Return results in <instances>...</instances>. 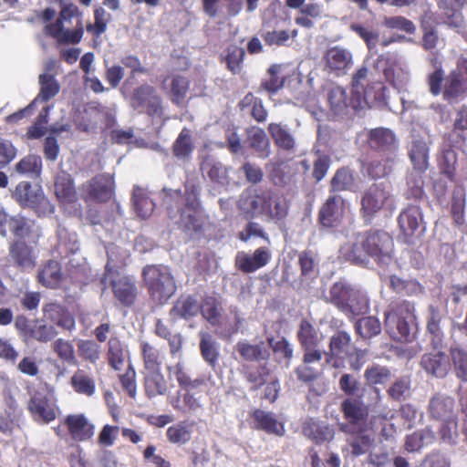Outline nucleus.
Wrapping results in <instances>:
<instances>
[{"label":"nucleus","mask_w":467,"mask_h":467,"mask_svg":"<svg viewBox=\"0 0 467 467\" xmlns=\"http://www.w3.org/2000/svg\"><path fill=\"white\" fill-rule=\"evenodd\" d=\"M410 389V379L408 377H401L391 384L387 393L391 400L400 401L409 394Z\"/></svg>","instance_id":"774afa93"},{"label":"nucleus","mask_w":467,"mask_h":467,"mask_svg":"<svg viewBox=\"0 0 467 467\" xmlns=\"http://www.w3.org/2000/svg\"><path fill=\"white\" fill-rule=\"evenodd\" d=\"M449 354L455 377L467 382V348L460 345L451 346Z\"/></svg>","instance_id":"4c0bfd02"},{"label":"nucleus","mask_w":467,"mask_h":467,"mask_svg":"<svg viewBox=\"0 0 467 467\" xmlns=\"http://www.w3.org/2000/svg\"><path fill=\"white\" fill-rule=\"evenodd\" d=\"M37 278L45 287L57 288L63 278L61 265L56 260H48L39 270Z\"/></svg>","instance_id":"2f4dec72"},{"label":"nucleus","mask_w":467,"mask_h":467,"mask_svg":"<svg viewBox=\"0 0 467 467\" xmlns=\"http://www.w3.org/2000/svg\"><path fill=\"white\" fill-rule=\"evenodd\" d=\"M423 221L420 208L409 205L401 211L398 217L399 227L405 237H411Z\"/></svg>","instance_id":"5701e85b"},{"label":"nucleus","mask_w":467,"mask_h":467,"mask_svg":"<svg viewBox=\"0 0 467 467\" xmlns=\"http://www.w3.org/2000/svg\"><path fill=\"white\" fill-rule=\"evenodd\" d=\"M351 344V337L346 331H337L331 337L328 345V351L326 353L327 360L332 361L336 358L347 354Z\"/></svg>","instance_id":"49530a36"},{"label":"nucleus","mask_w":467,"mask_h":467,"mask_svg":"<svg viewBox=\"0 0 467 467\" xmlns=\"http://www.w3.org/2000/svg\"><path fill=\"white\" fill-rule=\"evenodd\" d=\"M368 143L371 150L384 155L396 154L398 149L395 134L387 128L372 129L368 133Z\"/></svg>","instance_id":"a211bd4d"},{"label":"nucleus","mask_w":467,"mask_h":467,"mask_svg":"<svg viewBox=\"0 0 467 467\" xmlns=\"http://www.w3.org/2000/svg\"><path fill=\"white\" fill-rule=\"evenodd\" d=\"M142 278L150 300L158 305L166 304L177 290L175 278L165 265H146Z\"/></svg>","instance_id":"0eeeda50"},{"label":"nucleus","mask_w":467,"mask_h":467,"mask_svg":"<svg viewBox=\"0 0 467 467\" xmlns=\"http://www.w3.org/2000/svg\"><path fill=\"white\" fill-rule=\"evenodd\" d=\"M168 370L173 372L179 386L183 389H199L205 384L203 379H192L186 372L182 363L178 362L172 367H169Z\"/></svg>","instance_id":"13d9d810"},{"label":"nucleus","mask_w":467,"mask_h":467,"mask_svg":"<svg viewBox=\"0 0 467 467\" xmlns=\"http://www.w3.org/2000/svg\"><path fill=\"white\" fill-rule=\"evenodd\" d=\"M429 146L423 140H413L409 148V157L413 171L425 172L429 168Z\"/></svg>","instance_id":"473e14b6"},{"label":"nucleus","mask_w":467,"mask_h":467,"mask_svg":"<svg viewBox=\"0 0 467 467\" xmlns=\"http://www.w3.org/2000/svg\"><path fill=\"white\" fill-rule=\"evenodd\" d=\"M385 327L398 341H410L416 328L414 305L407 300L392 301L385 313Z\"/></svg>","instance_id":"423d86ee"},{"label":"nucleus","mask_w":467,"mask_h":467,"mask_svg":"<svg viewBox=\"0 0 467 467\" xmlns=\"http://www.w3.org/2000/svg\"><path fill=\"white\" fill-rule=\"evenodd\" d=\"M271 254L265 247L257 248L253 254L239 253L235 257V266L244 274L254 273L266 265Z\"/></svg>","instance_id":"6ab92c4d"},{"label":"nucleus","mask_w":467,"mask_h":467,"mask_svg":"<svg viewBox=\"0 0 467 467\" xmlns=\"http://www.w3.org/2000/svg\"><path fill=\"white\" fill-rule=\"evenodd\" d=\"M436 439L434 431L426 427L422 430L414 431L406 438L405 448L410 452L419 451L425 446H429L434 442Z\"/></svg>","instance_id":"a18cd8bd"},{"label":"nucleus","mask_w":467,"mask_h":467,"mask_svg":"<svg viewBox=\"0 0 467 467\" xmlns=\"http://www.w3.org/2000/svg\"><path fill=\"white\" fill-rule=\"evenodd\" d=\"M325 69L336 76H343L351 67L352 54L345 48L333 47L324 55Z\"/></svg>","instance_id":"2eb2a0df"},{"label":"nucleus","mask_w":467,"mask_h":467,"mask_svg":"<svg viewBox=\"0 0 467 467\" xmlns=\"http://www.w3.org/2000/svg\"><path fill=\"white\" fill-rule=\"evenodd\" d=\"M296 337L302 349L315 348L320 342L318 330L306 318L300 321Z\"/></svg>","instance_id":"a19ab883"},{"label":"nucleus","mask_w":467,"mask_h":467,"mask_svg":"<svg viewBox=\"0 0 467 467\" xmlns=\"http://www.w3.org/2000/svg\"><path fill=\"white\" fill-rule=\"evenodd\" d=\"M340 411L346 420V422L340 425L343 432L368 431L369 409L362 400V395L346 398L340 404Z\"/></svg>","instance_id":"6e6552de"},{"label":"nucleus","mask_w":467,"mask_h":467,"mask_svg":"<svg viewBox=\"0 0 467 467\" xmlns=\"http://www.w3.org/2000/svg\"><path fill=\"white\" fill-rule=\"evenodd\" d=\"M80 191L81 198L85 202L106 203L114 195V177L109 173L97 174L84 182L80 187Z\"/></svg>","instance_id":"9d476101"},{"label":"nucleus","mask_w":467,"mask_h":467,"mask_svg":"<svg viewBox=\"0 0 467 467\" xmlns=\"http://www.w3.org/2000/svg\"><path fill=\"white\" fill-rule=\"evenodd\" d=\"M250 147L262 158H266L270 154L269 140L262 129L254 131L250 137Z\"/></svg>","instance_id":"338daca9"},{"label":"nucleus","mask_w":467,"mask_h":467,"mask_svg":"<svg viewBox=\"0 0 467 467\" xmlns=\"http://www.w3.org/2000/svg\"><path fill=\"white\" fill-rule=\"evenodd\" d=\"M347 212V202L340 195L329 196L318 211L322 227L334 228L341 224Z\"/></svg>","instance_id":"f8f14e48"},{"label":"nucleus","mask_w":467,"mask_h":467,"mask_svg":"<svg viewBox=\"0 0 467 467\" xmlns=\"http://www.w3.org/2000/svg\"><path fill=\"white\" fill-rule=\"evenodd\" d=\"M13 196L22 207L32 208L36 211L40 208L46 209L49 205V202L42 190H34L28 182H19L16 187Z\"/></svg>","instance_id":"4468645a"},{"label":"nucleus","mask_w":467,"mask_h":467,"mask_svg":"<svg viewBox=\"0 0 467 467\" xmlns=\"http://www.w3.org/2000/svg\"><path fill=\"white\" fill-rule=\"evenodd\" d=\"M40 89L36 97L24 109H21L6 117L9 123H16L26 117H30L38 101L47 102L56 97L60 90V85L52 74L43 73L38 77Z\"/></svg>","instance_id":"1a4fd4ad"},{"label":"nucleus","mask_w":467,"mask_h":467,"mask_svg":"<svg viewBox=\"0 0 467 467\" xmlns=\"http://www.w3.org/2000/svg\"><path fill=\"white\" fill-rule=\"evenodd\" d=\"M394 241L386 231L371 228L358 232L353 240L341 246V257L353 265H363L373 258L378 263H387L392 258Z\"/></svg>","instance_id":"f257e3e1"},{"label":"nucleus","mask_w":467,"mask_h":467,"mask_svg":"<svg viewBox=\"0 0 467 467\" xmlns=\"http://www.w3.org/2000/svg\"><path fill=\"white\" fill-rule=\"evenodd\" d=\"M144 389L148 398L163 396L168 392L167 381L160 370L147 371L144 376Z\"/></svg>","instance_id":"f704fd0d"},{"label":"nucleus","mask_w":467,"mask_h":467,"mask_svg":"<svg viewBox=\"0 0 467 467\" xmlns=\"http://www.w3.org/2000/svg\"><path fill=\"white\" fill-rule=\"evenodd\" d=\"M132 201L135 212L140 218L146 219L153 213L155 203L142 189L139 187L134 189Z\"/></svg>","instance_id":"09e8293b"},{"label":"nucleus","mask_w":467,"mask_h":467,"mask_svg":"<svg viewBox=\"0 0 467 467\" xmlns=\"http://www.w3.org/2000/svg\"><path fill=\"white\" fill-rule=\"evenodd\" d=\"M424 172L419 171H411L407 175L406 198L420 200L425 195L424 192Z\"/></svg>","instance_id":"3c124183"},{"label":"nucleus","mask_w":467,"mask_h":467,"mask_svg":"<svg viewBox=\"0 0 467 467\" xmlns=\"http://www.w3.org/2000/svg\"><path fill=\"white\" fill-rule=\"evenodd\" d=\"M171 100L176 106H181L184 101L190 88V81L183 76H174L171 84Z\"/></svg>","instance_id":"4d7b16f0"},{"label":"nucleus","mask_w":467,"mask_h":467,"mask_svg":"<svg viewBox=\"0 0 467 467\" xmlns=\"http://www.w3.org/2000/svg\"><path fill=\"white\" fill-rule=\"evenodd\" d=\"M242 111H248L251 117L257 122L263 123L267 119L268 112L264 106L263 100L248 92L238 103Z\"/></svg>","instance_id":"c9c22d12"},{"label":"nucleus","mask_w":467,"mask_h":467,"mask_svg":"<svg viewBox=\"0 0 467 467\" xmlns=\"http://www.w3.org/2000/svg\"><path fill=\"white\" fill-rule=\"evenodd\" d=\"M268 132L276 147L285 151L295 149L296 140L286 127L273 122L268 125Z\"/></svg>","instance_id":"37998d69"},{"label":"nucleus","mask_w":467,"mask_h":467,"mask_svg":"<svg viewBox=\"0 0 467 467\" xmlns=\"http://www.w3.org/2000/svg\"><path fill=\"white\" fill-rule=\"evenodd\" d=\"M439 421L441 422V426L438 430L440 439L444 443L450 445L456 444L457 439L459 437L457 416L448 418L445 420H441Z\"/></svg>","instance_id":"bf43d9fd"},{"label":"nucleus","mask_w":467,"mask_h":467,"mask_svg":"<svg viewBox=\"0 0 467 467\" xmlns=\"http://www.w3.org/2000/svg\"><path fill=\"white\" fill-rule=\"evenodd\" d=\"M391 201L389 191L382 183L371 184L360 200V215L366 223H371L375 215Z\"/></svg>","instance_id":"9b49d317"},{"label":"nucleus","mask_w":467,"mask_h":467,"mask_svg":"<svg viewBox=\"0 0 467 467\" xmlns=\"http://www.w3.org/2000/svg\"><path fill=\"white\" fill-rule=\"evenodd\" d=\"M130 352L119 337H110L107 343L106 358L109 366L114 370H120Z\"/></svg>","instance_id":"bb28decb"},{"label":"nucleus","mask_w":467,"mask_h":467,"mask_svg":"<svg viewBox=\"0 0 467 467\" xmlns=\"http://www.w3.org/2000/svg\"><path fill=\"white\" fill-rule=\"evenodd\" d=\"M114 297L123 306L130 307L134 305L138 289L135 281L129 276H121L111 281Z\"/></svg>","instance_id":"aec40b11"},{"label":"nucleus","mask_w":467,"mask_h":467,"mask_svg":"<svg viewBox=\"0 0 467 467\" xmlns=\"http://www.w3.org/2000/svg\"><path fill=\"white\" fill-rule=\"evenodd\" d=\"M140 349L146 371L160 370L162 363L160 350L147 341L140 343Z\"/></svg>","instance_id":"de8ad7c7"},{"label":"nucleus","mask_w":467,"mask_h":467,"mask_svg":"<svg viewBox=\"0 0 467 467\" xmlns=\"http://www.w3.org/2000/svg\"><path fill=\"white\" fill-rule=\"evenodd\" d=\"M441 320L442 316L439 309L430 306L426 328L431 337V345L434 349L441 348L443 344L444 334L441 326Z\"/></svg>","instance_id":"72a5a7b5"},{"label":"nucleus","mask_w":467,"mask_h":467,"mask_svg":"<svg viewBox=\"0 0 467 467\" xmlns=\"http://www.w3.org/2000/svg\"><path fill=\"white\" fill-rule=\"evenodd\" d=\"M82 12L73 3L61 6L57 19L45 26L47 36L61 44H78L84 34Z\"/></svg>","instance_id":"39448f33"},{"label":"nucleus","mask_w":467,"mask_h":467,"mask_svg":"<svg viewBox=\"0 0 467 467\" xmlns=\"http://www.w3.org/2000/svg\"><path fill=\"white\" fill-rule=\"evenodd\" d=\"M200 312L211 325L218 326L221 318L220 302L214 296H206L200 304Z\"/></svg>","instance_id":"5fc2aeb1"},{"label":"nucleus","mask_w":467,"mask_h":467,"mask_svg":"<svg viewBox=\"0 0 467 467\" xmlns=\"http://www.w3.org/2000/svg\"><path fill=\"white\" fill-rule=\"evenodd\" d=\"M163 202L168 216L185 232H202L205 223L199 200V189L195 184L185 185V191L163 190Z\"/></svg>","instance_id":"f03ea898"},{"label":"nucleus","mask_w":467,"mask_h":467,"mask_svg":"<svg viewBox=\"0 0 467 467\" xmlns=\"http://www.w3.org/2000/svg\"><path fill=\"white\" fill-rule=\"evenodd\" d=\"M426 82L431 95H441L448 104L458 103L467 97V57H460L448 75L438 67L427 76Z\"/></svg>","instance_id":"7ed1b4c3"},{"label":"nucleus","mask_w":467,"mask_h":467,"mask_svg":"<svg viewBox=\"0 0 467 467\" xmlns=\"http://www.w3.org/2000/svg\"><path fill=\"white\" fill-rule=\"evenodd\" d=\"M267 343L275 355L285 360L286 366L288 367L294 354L293 347L288 340L285 337L275 340L271 337H267Z\"/></svg>","instance_id":"e2e57ef3"},{"label":"nucleus","mask_w":467,"mask_h":467,"mask_svg":"<svg viewBox=\"0 0 467 467\" xmlns=\"http://www.w3.org/2000/svg\"><path fill=\"white\" fill-rule=\"evenodd\" d=\"M466 195L465 191L462 186H457L453 189L451 196V215L456 226L462 231L466 228L464 220Z\"/></svg>","instance_id":"58836bf2"},{"label":"nucleus","mask_w":467,"mask_h":467,"mask_svg":"<svg viewBox=\"0 0 467 467\" xmlns=\"http://www.w3.org/2000/svg\"><path fill=\"white\" fill-rule=\"evenodd\" d=\"M199 349L204 362L213 369L219 366L220 344L207 332L200 333Z\"/></svg>","instance_id":"a878e982"},{"label":"nucleus","mask_w":467,"mask_h":467,"mask_svg":"<svg viewBox=\"0 0 467 467\" xmlns=\"http://www.w3.org/2000/svg\"><path fill=\"white\" fill-rule=\"evenodd\" d=\"M194 150V144L190 129L184 127L174 140L171 150L179 160H188Z\"/></svg>","instance_id":"c03bdc74"},{"label":"nucleus","mask_w":467,"mask_h":467,"mask_svg":"<svg viewBox=\"0 0 467 467\" xmlns=\"http://www.w3.org/2000/svg\"><path fill=\"white\" fill-rule=\"evenodd\" d=\"M267 75L268 78L261 81L257 91H265L269 95H275L284 88L286 77L282 74L281 65L277 64L270 66L267 69Z\"/></svg>","instance_id":"e433bc0d"},{"label":"nucleus","mask_w":467,"mask_h":467,"mask_svg":"<svg viewBox=\"0 0 467 467\" xmlns=\"http://www.w3.org/2000/svg\"><path fill=\"white\" fill-rule=\"evenodd\" d=\"M326 301L349 319L366 315L370 309L367 292L346 279H339L330 286Z\"/></svg>","instance_id":"20e7f679"},{"label":"nucleus","mask_w":467,"mask_h":467,"mask_svg":"<svg viewBox=\"0 0 467 467\" xmlns=\"http://www.w3.org/2000/svg\"><path fill=\"white\" fill-rule=\"evenodd\" d=\"M110 19V14H109L102 6H96L94 9V23H88L86 26V30L94 37L98 38L106 32Z\"/></svg>","instance_id":"603ef678"},{"label":"nucleus","mask_w":467,"mask_h":467,"mask_svg":"<svg viewBox=\"0 0 467 467\" xmlns=\"http://www.w3.org/2000/svg\"><path fill=\"white\" fill-rule=\"evenodd\" d=\"M420 365L427 375L437 379H444L451 369L450 354L441 350L423 354Z\"/></svg>","instance_id":"ddd939ff"},{"label":"nucleus","mask_w":467,"mask_h":467,"mask_svg":"<svg viewBox=\"0 0 467 467\" xmlns=\"http://www.w3.org/2000/svg\"><path fill=\"white\" fill-rule=\"evenodd\" d=\"M356 331L363 338H370L381 331V326L378 318L367 317L360 318L356 323Z\"/></svg>","instance_id":"680f3d73"},{"label":"nucleus","mask_w":467,"mask_h":467,"mask_svg":"<svg viewBox=\"0 0 467 467\" xmlns=\"http://www.w3.org/2000/svg\"><path fill=\"white\" fill-rule=\"evenodd\" d=\"M241 374L251 384L250 390L256 391L266 383L270 374L267 363L258 365L244 364L242 366Z\"/></svg>","instance_id":"7c9ffc66"},{"label":"nucleus","mask_w":467,"mask_h":467,"mask_svg":"<svg viewBox=\"0 0 467 467\" xmlns=\"http://www.w3.org/2000/svg\"><path fill=\"white\" fill-rule=\"evenodd\" d=\"M27 409L36 421L49 423L57 418V410L46 396L35 395L32 397Z\"/></svg>","instance_id":"4be33fe9"},{"label":"nucleus","mask_w":467,"mask_h":467,"mask_svg":"<svg viewBox=\"0 0 467 467\" xmlns=\"http://www.w3.org/2000/svg\"><path fill=\"white\" fill-rule=\"evenodd\" d=\"M64 424L71 439L77 442L88 441L95 434L94 424L82 413L67 415Z\"/></svg>","instance_id":"dca6fc26"},{"label":"nucleus","mask_w":467,"mask_h":467,"mask_svg":"<svg viewBox=\"0 0 467 467\" xmlns=\"http://www.w3.org/2000/svg\"><path fill=\"white\" fill-rule=\"evenodd\" d=\"M396 154L384 155L381 159L371 161L367 166L368 175L374 179L389 176L394 170Z\"/></svg>","instance_id":"79ce46f5"},{"label":"nucleus","mask_w":467,"mask_h":467,"mask_svg":"<svg viewBox=\"0 0 467 467\" xmlns=\"http://www.w3.org/2000/svg\"><path fill=\"white\" fill-rule=\"evenodd\" d=\"M54 353L57 358L68 365L76 366L78 359L75 355L74 346L69 340L57 338L52 345Z\"/></svg>","instance_id":"052dcab7"},{"label":"nucleus","mask_w":467,"mask_h":467,"mask_svg":"<svg viewBox=\"0 0 467 467\" xmlns=\"http://www.w3.org/2000/svg\"><path fill=\"white\" fill-rule=\"evenodd\" d=\"M69 383L73 390L78 394L91 397L96 392L94 378L83 369H77L70 378Z\"/></svg>","instance_id":"ea45409f"},{"label":"nucleus","mask_w":467,"mask_h":467,"mask_svg":"<svg viewBox=\"0 0 467 467\" xmlns=\"http://www.w3.org/2000/svg\"><path fill=\"white\" fill-rule=\"evenodd\" d=\"M9 256L14 265L22 270H32L36 266L33 248L24 241L16 240L10 244Z\"/></svg>","instance_id":"412c9836"},{"label":"nucleus","mask_w":467,"mask_h":467,"mask_svg":"<svg viewBox=\"0 0 467 467\" xmlns=\"http://www.w3.org/2000/svg\"><path fill=\"white\" fill-rule=\"evenodd\" d=\"M200 312V304L197 299L191 295L181 296L174 302L170 310V317L173 320H189L196 317Z\"/></svg>","instance_id":"393cba45"},{"label":"nucleus","mask_w":467,"mask_h":467,"mask_svg":"<svg viewBox=\"0 0 467 467\" xmlns=\"http://www.w3.org/2000/svg\"><path fill=\"white\" fill-rule=\"evenodd\" d=\"M354 182L351 171L347 168L338 169L331 180V189L335 192H342L349 189Z\"/></svg>","instance_id":"69168bd1"},{"label":"nucleus","mask_w":467,"mask_h":467,"mask_svg":"<svg viewBox=\"0 0 467 467\" xmlns=\"http://www.w3.org/2000/svg\"><path fill=\"white\" fill-rule=\"evenodd\" d=\"M457 154L451 148L444 149L438 159L441 172L453 182L456 175Z\"/></svg>","instance_id":"6e6d98bb"},{"label":"nucleus","mask_w":467,"mask_h":467,"mask_svg":"<svg viewBox=\"0 0 467 467\" xmlns=\"http://www.w3.org/2000/svg\"><path fill=\"white\" fill-rule=\"evenodd\" d=\"M427 411L430 419L435 421L457 416L455 400L445 393L436 392L430 399Z\"/></svg>","instance_id":"f3484780"},{"label":"nucleus","mask_w":467,"mask_h":467,"mask_svg":"<svg viewBox=\"0 0 467 467\" xmlns=\"http://www.w3.org/2000/svg\"><path fill=\"white\" fill-rule=\"evenodd\" d=\"M55 194L63 204L74 203L78 201L77 191L72 176L67 171H59L55 178Z\"/></svg>","instance_id":"b1692460"},{"label":"nucleus","mask_w":467,"mask_h":467,"mask_svg":"<svg viewBox=\"0 0 467 467\" xmlns=\"http://www.w3.org/2000/svg\"><path fill=\"white\" fill-rule=\"evenodd\" d=\"M252 418L256 430L276 436H283L285 434L284 424L278 421L273 413L256 409L252 412Z\"/></svg>","instance_id":"cd10ccee"},{"label":"nucleus","mask_w":467,"mask_h":467,"mask_svg":"<svg viewBox=\"0 0 467 467\" xmlns=\"http://www.w3.org/2000/svg\"><path fill=\"white\" fill-rule=\"evenodd\" d=\"M327 100L335 114L344 113L348 107L347 91L340 86H333L328 89Z\"/></svg>","instance_id":"864d4df0"},{"label":"nucleus","mask_w":467,"mask_h":467,"mask_svg":"<svg viewBox=\"0 0 467 467\" xmlns=\"http://www.w3.org/2000/svg\"><path fill=\"white\" fill-rule=\"evenodd\" d=\"M235 348L240 357L249 362L255 361L260 363L265 361V363H267L271 356L270 351L263 341L257 344H251L242 340L237 342Z\"/></svg>","instance_id":"c85d7f7f"},{"label":"nucleus","mask_w":467,"mask_h":467,"mask_svg":"<svg viewBox=\"0 0 467 467\" xmlns=\"http://www.w3.org/2000/svg\"><path fill=\"white\" fill-rule=\"evenodd\" d=\"M299 14L295 19L296 24L305 28H312L314 20L322 16V7L317 3H308L299 9Z\"/></svg>","instance_id":"8fccbe9b"},{"label":"nucleus","mask_w":467,"mask_h":467,"mask_svg":"<svg viewBox=\"0 0 467 467\" xmlns=\"http://www.w3.org/2000/svg\"><path fill=\"white\" fill-rule=\"evenodd\" d=\"M79 356L86 361L96 363L100 358V347L93 340H80L78 343Z\"/></svg>","instance_id":"0e129e2a"},{"label":"nucleus","mask_w":467,"mask_h":467,"mask_svg":"<svg viewBox=\"0 0 467 467\" xmlns=\"http://www.w3.org/2000/svg\"><path fill=\"white\" fill-rule=\"evenodd\" d=\"M391 376V370L388 367L379 364H372L365 369L364 379L368 386L374 387L376 403L381 400L380 390L376 386L386 384L389 381Z\"/></svg>","instance_id":"c756f323"}]
</instances>
